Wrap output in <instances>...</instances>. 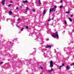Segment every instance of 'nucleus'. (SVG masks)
Here are the masks:
<instances>
[{"label":"nucleus","mask_w":74,"mask_h":74,"mask_svg":"<svg viewBox=\"0 0 74 74\" xmlns=\"http://www.w3.org/2000/svg\"><path fill=\"white\" fill-rule=\"evenodd\" d=\"M58 32L57 31L56 32V33H54L52 34V36L53 37H57V38L59 37V36H58Z\"/></svg>","instance_id":"1"},{"label":"nucleus","mask_w":74,"mask_h":74,"mask_svg":"<svg viewBox=\"0 0 74 74\" xmlns=\"http://www.w3.org/2000/svg\"><path fill=\"white\" fill-rule=\"evenodd\" d=\"M56 6L55 5L53 8L51 9V11L52 12H55L56 10Z\"/></svg>","instance_id":"2"},{"label":"nucleus","mask_w":74,"mask_h":74,"mask_svg":"<svg viewBox=\"0 0 74 74\" xmlns=\"http://www.w3.org/2000/svg\"><path fill=\"white\" fill-rule=\"evenodd\" d=\"M50 66L51 67H52L53 66V61H52V60H51L50 62Z\"/></svg>","instance_id":"3"},{"label":"nucleus","mask_w":74,"mask_h":74,"mask_svg":"<svg viewBox=\"0 0 74 74\" xmlns=\"http://www.w3.org/2000/svg\"><path fill=\"white\" fill-rule=\"evenodd\" d=\"M52 47V46L51 45H47L46 47V48H51Z\"/></svg>","instance_id":"4"},{"label":"nucleus","mask_w":74,"mask_h":74,"mask_svg":"<svg viewBox=\"0 0 74 74\" xmlns=\"http://www.w3.org/2000/svg\"><path fill=\"white\" fill-rule=\"evenodd\" d=\"M5 2V0H3L1 2L2 4H3V5H4V2Z\"/></svg>","instance_id":"5"},{"label":"nucleus","mask_w":74,"mask_h":74,"mask_svg":"<svg viewBox=\"0 0 74 74\" xmlns=\"http://www.w3.org/2000/svg\"><path fill=\"white\" fill-rule=\"evenodd\" d=\"M66 69L67 70H69V69H70V66H66Z\"/></svg>","instance_id":"6"},{"label":"nucleus","mask_w":74,"mask_h":74,"mask_svg":"<svg viewBox=\"0 0 74 74\" xmlns=\"http://www.w3.org/2000/svg\"><path fill=\"white\" fill-rule=\"evenodd\" d=\"M54 19V18L53 17H52V18L51 19H49V20H48V22H50V21H51V20H52V21H53V20Z\"/></svg>","instance_id":"7"},{"label":"nucleus","mask_w":74,"mask_h":74,"mask_svg":"<svg viewBox=\"0 0 74 74\" xmlns=\"http://www.w3.org/2000/svg\"><path fill=\"white\" fill-rule=\"evenodd\" d=\"M12 13V12L11 11H10L9 12V14L10 15H11V14Z\"/></svg>","instance_id":"8"},{"label":"nucleus","mask_w":74,"mask_h":74,"mask_svg":"<svg viewBox=\"0 0 74 74\" xmlns=\"http://www.w3.org/2000/svg\"><path fill=\"white\" fill-rule=\"evenodd\" d=\"M23 3H27V1H23Z\"/></svg>","instance_id":"9"},{"label":"nucleus","mask_w":74,"mask_h":74,"mask_svg":"<svg viewBox=\"0 0 74 74\" xmlns=\"http://www.w3.org/2000/svg\"><path fill=\"white\" fill-rule=\"evenodd\" d=\"M69 20L71 22H72V19L71 18H70V17L69 18Z\"/></svg>","instance_id":"10"},{"label":"nucleus","mask_w":74,"mask_h":74,"mask_svg":"<svg viewBox=\"0 0 74 74\" xmlns=\"http://www.w3.org/2000/svg\"><path fill=\"white\" fill-rule=\"evenodd\" d=\"M68 11L66 12V14H69V13H70V10H68Z\"/></svg>","instance_id":"11"},{"label":"nucleus","mask_w":74,"mask_h":74,"mask_svg":"<svg viewBox=\"0 0 74 74\" xmlns=\"http://www.w3.org/2000/svg\"><path fill=\"white\" fill-rule=\"evenodd\" d=\"M45 13H46V11L45 10H44L43 11V14L45 15Z\"/></svg>","instance_id":"12"},{"label":"nucleus","mask_w":74,"mask_h":74,"mask_svg":"<svg viewBox=\"0 0 74 74\" xmlns=\"http://www.w3.org/2000/svg\"><path fill=\"white\" fill-rule=\"evenodd\" d=\"M71 66H74V63H72L70 64Z\"/></svg>","instance_id":"13"},{"label":"nucleus","mask_w":74,"mask_h":74,"mask_svg":"<svg viewBox=\"0 0 74 74\" xmlns=\"http://www.w3.org/2000/svg\"><path fill=\"white\" fill-rule=\"evenodd\" d=\"M40 69H41V70H43V68H42V66H40Z\"/></svg>","instance_id":"14"},{"label":"nucleus","mask_w":74,"mask_h":74,"mask_svg":"<svg viewBox=\"0 0 74 74\" xmlns=\"http://www.w3.org/2000/svg\"><path fill=\"white\" fill-rule=\"evenodd\" d=\"M64 23L65 25H67V22H66V21H64Z\"/></svg>","instance_id":"15"},{"label":"nucleus","mask_w":74,"mask_h":74,"mask_svg":"<svg viewBox=\"0 0 74 74\" xmlns=\"http://www.w3.org/2000/svg\"><path fill=\"white\" fill-rule=\"evenodd\" d=\"M3 63V62H0V64H2Z\"/></svg>","instance_id":"16"},{"label":"nucleus","mask_w":74,"mask_h":74,"mask_svg":"<svg viewBox=\"0 0 74 74\" xmlns=\"http://www.w3.org/2000/svg\"><path fill=\"white\" fill-rule=\"evenodd\" d=\"M51 11H52V9H50V11H49L50 13L51 12Z\"/></svg>","instance_id":"17"},{"label":"nucleus","mask_w":74,"mask_h":74,"mask_svg":"<svg viewBox=\"0 0 74 74\" xmlns=\"http://www.w3.org/2000/svg\"><path fill=\"white\" fill-rule=\"evenodd\" d=\"M25 27H26V29H28V28H29V27H28L27 26H26Z\"/></svg>","instance_id":"18"},{"label":"nucleus","mask_w":74,"mask_h":74,"mask_svg":"<svg viewBox=\"0 0 74 74\" xmlns=\"http://www.w3.org/2000/svg\"><path fill=\"white\" fill-rule=\"evenodd\" d=\"M35 11H36V10H34V9H33L32 10V11L33 12H35Z\"/></svg>","instance_id":"19"},{"label":"nucleus","mask_w":74,"mask_h":74,"mask_svg":"<svg viewBox=\"0 0 74 74\" xmlns=\"http://www.w3.org/2000/svg\"><path fill=\"white\" fill-rule=\"evenodd\" d=\"M26 10H27V11H28L29 10V8H28V7H27Z\"/></svg>","instance_id":"20"},{"label":"nucleus","mask_w":74,"mask_h":74,"mask_svg":"<svg viewBox=\"0 0 74 74\" xmlns=\"http://www.w3.org/2000/svg\"><path fill=\"white\" fill-rule=\"evenodd\" d=\"M48 72H49V73H51V72H52V71H51V70H48Z\"/></svg>","instance_id":"21"},{"label":"nucleus","mask_w":74,"mask_h":74,"mask_svg":"<svg viewBox=\"0 0 74 74\" xmlns=\"http://www.w3.org/2000/svg\"><path fill=\"white\" fill-rule=\"evenodd\" d=\"M64 65V63H62V65L61 66H63Z\"/></svg>","instance_id":"22"},{"label":"nucleus","mask_w":74,"mask_h":74,"mask_svg":"<svg viewBox=\"0 0 74 74\" xmlns=\"http://www.w3.org/2000/svg\"><path fill=\"white\" fill-rule=\"evenodd\" d=\"M39 3L41 4V1H40V0H39Z\"/></svg>","instance_id":"23"},{"label":"nucleus","mask_w":74,"mask_h":74,"mask_svg":"<svg viewBox=\"0 0 74 74\" xmlns=\"http://www.w3.org/2000/svg\"><path fill=\"white\" fill-rule=\"evenodd\" d=\"M62 5H61V6L60 7V8H62Z\"/></svg>","instance_id":"24"},{"label":"nucleus","mask_w":74,"mask_h":74,"mask_svg":"<svg viewBox=\"0 0 74 74\" xmlns=\"http://www.w3.org/2000/svg\"><path fill=\"white\" fill-rule=\"evenodd\" d=\"M11 4H10L8 5V7H10V6H11Z\"/></svg>","instance_id":"25"},{"label":"nucleus","mask_w":74,"mask_h":74,"mask_svg":"<svg viewBox=\"0 0 74 74\" xmlns=\"http://www.w3.org/2000/svg\"><path fill=\"white\" fill-rule=\"evenodd\" d=\"M62 65L60 66V69H61V68H62Z\"/></svg>","instance_id":"26"},{"label":"nucleus","mask_w":74,"mask_h":74,"mask_svg":"<svg viewBox=\"0 0 74 74\" xmlns=\"http://www.w3.org/2000/svg\"><path fill=\"white\" fill-rule=\"evenodd\" d=\"M73 15H71V17H73Z\"/></svg>","instance_id":"27"},{"label":"nucleus","mask_w":74,"mask_h":74,"mask_svg":"<svg viewBox=\"0 0 74 74\" xmlns=\"http://www.w3.org/2000/svg\"><path fill=\"white\" fill-rule=\"evenodd\" d=\"M51 71H53V69L51 68Z\"/></svg>","instance_id":"28"},{"label":"nucleus","mask_w":74,"mask_h":74,"mask_svg":"<svg viewBox=\"0 0 74 74\" xmlns=\"http://www.w3.org/2000/svg\"><path fill=\"white\" fill-rule=\"evenodd\" d=\"M16 27H19V26H18V25H17L16 26Z\"/></svg>","instance_id":"29"},{"label":"nucleus","mask_w":74,"mask_h":74,"mask_svg":"<svg viewBox=\"0 0 74 74\" xmlns=\"http://www.w3.org/2000/svg\"><path fill=\"white\" fill-rule=\"evenodd\" d=\"M22 7H23V5H21L20 6L21 8H22Z\"/></svg>","instance_id":"30"},{"label":"nucleus","mask_w":74,"mask_h":74,"mask_svg":"<svg viewBox=\"0 0 74 74\" xmlns=\"http://www.w3.org/2000/svg\"><path fill=\"white\" fill-rule=\"evenodd\" d=\"M10 3H12V1H10Z\"/></svg>","instance_id":"31"},{"label":"nucleus","mask_w":74,"mask_h":74,"mask_svg":"<svg viewBox=\"0 0 74 74\" xmlns=\"http://www.w3.org/2000/svg\"><path fill=\"white\" fill-rule=\"evenodd\" d=\"M20 18H18V19L17 21H19V20H20Z\"/></svg>","instance_id":"32"},{"label":"nucleus","mask_w":74,"mask_h":74,"mask_svg":"<svg viewBox=\"0 0 74 74\" xmlns=\"http://www.w3.org/2000/svg\"><path fill=\"white\" fill-rule=\"evenodd\" d=\"M23 28H22L21 29V31H22V30H23Z\"/></svg>","instance_id":"33"},{"label":"nucleus","mask_w":74,"mask_h":74,"mask_svg":"<svg viewBox=\"0 0 74 74\" xmlns=\"http://www.w3.org/2000/svg\"><path fill=\"white\" fill-rule=\"evenodd\" d=\"M63 1H62V0H61L60 2V3H62V2Z\"/></svg>","instance_id":"34"},{"label":"nucleus","mask_w":74,"mask_h":74,"mask_svg":"<svg viewBox=\"0 0 74 74\" xmlns=\"http://www.w3.org/2000/svg\"><path fill=\"white\" fill-rule=\"evenodd\" d=\"M27 11H28V10H26L25 11V12H27Z\"/></svg>","instance_id":"35"},{"label":"nucleus","mask_w":74,"mask_h":74,"mask_svg":"<svg viewBox=\"0 0 74 74\" xmlns=\"http://www.w3.org/2000/svg\"><path fill=\"white\" fill-rule=\"evenodd\" d=\"M18 7H17L16 8V10H18Z\"/></svg>","instance_id":"36"},{"label":"nucleus","mask_w":74,"mask_h":74,"mask_svg":"<svg viewBox=\"0 0 74 74\" xmlns=\"http://www.w3.org/2000/svg\"><path fill=\"white\" fill-rule=\"evenodd\" d=\"M39 5H40H40H41V4H39Z\"/></svg>","instance_id":"37"},{"label":"nucleus","mask_w":74,"mask_h":74,"mask_svg":"<svg viewBox=\"0 0 74 74\" xmlns=\"http://www.w3.org/2000/svg\"><path fill=\"white\" fill-rule=\"evenodd\" d=\"M10 42V43H12V42Z\"/></svg>","instance_id":"38"},{"label":"nucleus","mask_w":74,"mask_h":74,"mask_svg":"<svg viewBox=\"0 0 74 74\" xmlns=\"http://www.w3.org/2000/svg\"><path fill=\"white\" fill-rule=\"evenodd\" d=\"M73 32H74V29H73Z\"/></svg>","instance_id":"39"},{"label":"nucleus","mask_w":74,"mask_h":74,"mask_svg":"<svg viewBox=\"0 0 74 74\" xmlns=\"http://www.w3.org/2000/svg\"><path fill=\"white\" fill-rule=\"evenodd\" d=\"M41 74H42V73Z\"/></svg>","instance_id":"40"}]
</instances>
